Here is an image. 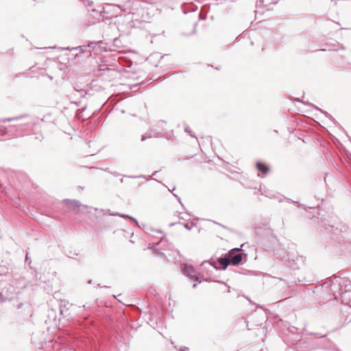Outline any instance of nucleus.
Instances as JSON below:
<instances>
[{"label": "nucleus", "mask_w": 351, "mask_h": 351, "mask_svg": "<svg viewBox=\"0 0 351 351\" xmlns=\"http://www.w3.org/2000/svg\"><path fill=\"white\" fill-rule=\"evenodd\" d=\"M104 66H105V65H104V66H99V70H104Z\"/></svg>", "instance_id": "nucleus-21"}, {"label": "nucleus", "mask_w": 351, "mask_h": 351, "mask_svg": "<svg viewBox=\"0 0 351 351\" xmlns=\"http://www.w3.org/2000/svg\"><path fill=\"white\" fill-rule=\"evenodd\" d=\"M162 136H163V135H162V130L154 129L152 126L145 134L141 136V141H144L147 138H159Z\"/></svg>", "instance_id": "nucleus-5"}, {"label": "nucleus", "mask_w": 351, "mask_h": 351, "mask_svg": "<svg viewBox=\"0 0 351 351\" xmlns=\"http://www.w3.org/2000/svg\"><path fill=\"white\" fill-rule=\"evenodd\" d=\"M189 350V348L187 347H182L180 348V351H188Z\"/></svg>", "instance_id": "nucleus-19"}, {"label": "nucleus", "mask_w": 351, "mask_h": 351, "mask_svg": "<svg viewBox=\"0 0 351 351\" xmlns=\"http://www.w3.org/2000/svg\"><path fill=\"white\" fill-rule=\"evenodd\" d=\"M49 48L50 49H55V48H56V47H55V46L54 47H50Z\"/></svg>", "instance_id": "nucleus-27"}, {"label": "nucleus", "mask_w": 351, "mask_h": 351, "mask_svg": "<svg viewBox=\"0 0 351 351\" xmlns=\"http://www.w3.org/2000/svg\"><path fill=\"white\" fill-rule=\"evenodd\" d=\"M278 241L276 238L273 234H271L267 239H265L263 241V245L265 250L268 252H274V255H277L278 252H276L275 247L278 245Z\"/></svg>", "instance_id": "nucleus-3"}, {"label": "nucleus", "mask_w": 351, "mask_h": 351, "mask_svg": "<svg viewBox=\"0 0 351 351\" xmlns=\"http://www.w3.org/2000/svg\"><path fill=\"white\" fill-rule=\"evenodd\" d=\"M63 49L64 50H71V49H70L69 47H66V48H63ZM72 49H78L80 51V52L81 53H84L85 51V50L86 49V46H79L77 47H75V48H72Z\"/></svg>", "instance_id": "nucleus-14"}, {"label": "nucleus", "mask_w": 351, "mask_h": 351, "mask_svg": "<svg viewBox=\"0 0 351 351\" xmlns=\"http://www.w3.org/2000/svg\"><path fill=\"white\" fill-rule=\"evenodd\" d=\"M6 134H9L10 136H12V132H10V131L9 130V126L8 128H6L3 125H0V134L4 135Z\"/></svg>", "instance_id": "nucleus-12"}, {"label": "nucleus", "mask_w": 351, "mask_h": 351, "mask_svg": "<svg viewBox=\"0 0 351 351\" xmlns=\"http://www.w3.org/2000/svg\"><path fill=\"white\" fill-rule=\"evenodd\" d=\"M287 255V252L284 249L280 250L279 252V258L282 260H283Z\"/></svg>", "instance_id": "nucleus-15"}, {"label": "nucleus", "mask_w": 351, "mask_h": 351, "mask_svg": "<svg viewBox=\"0 0 351 351\" xmlns=\"http://www.w3.org/2000/svg\"><path fill=\"white\" fill-rule=\"evenodd\" d=\"M256 168L257 169L261 171L263 175L261 176V178H264L265 175L269 171V168L267 167L265 164L258 162L256 163Z\"/></svg>", "instance_id": "nucleus-8"}, {"label": "nucleus", "mask_w": 351, "mask_h": 351, "mask_svg": "<svg viewBox=\"0 0 351 351\" xmlns=\"http://www.w3.org/2000/svg\"><path fill=\"white\" fill-rule=\"evenodd\" d=\"M48 317H49V322L54 320V311L53 310L49 311Z\"/></svg>", "instance_id": "nucleus-17"}, {"label": "nucleus", "mask_w": 351, "mask_h": 351, "mask_svg": "<svg viewBox=\"0 0 351 351\" xmlns=\"http://www.w3.org/2000/svg\"><path fill=\"white\" fill-rule=\"evenodd\" d=\"M112 174H113L114 176H116L119 175V173H117V172L112 173Z\"/></svg>", "instance_id": "nucleus-23"}, {"label": "nucleus", "mask_w": 351, "mask_h": 351, "mask_svg": "<svg viewBox=\"0 0 351 351\" xmlns=\"http://www.w3.org/2000/svg\"><path fill=\"white\" fill-rule=\"evenodd\" d=\"M184 226L187 230H191L195 226V223L193 222L186 223Z\"/></svg>", "instance_id": "nucleus-16"}, {"label": "nucleus", "mask_w": 351, "mask_h": 351, "mask_svg": "<svg viewBox=\"0 0 351 351\" xmlns=\"http://www.w3.org/2000/svg\"><path fill=\"white\" fill-rule=\"evenodd\" d=\"M82 307L84 308V310H86V306H85V305H84Z\"/></svg>", "instance_id": "nucleus-29"}, {"label": "nucleus", "mask_w": 351, "mask_h": 351, "mask_svg": "<svg viewBox=\"0 0 351 351\" xmlns=\"http://www.w3.org/2000/svg\"><path fill=\"white\" fill-rule=\"evenodd\" d=\"M5 121H12L13 124L9 125L12 137L23 136L32 129L33 121L27 114L8 118Z\"/></svg>", "instance_id": "nucleus-2"}, {"label": "nucleus", "mask_w": 351, "mask_h": 351, "mask_svg": "<svg viewBox=\"0 0 351 351\" xmlns=\"http://www.w3.org/2000/svg\"><path fill=\"white\" fill-rule=\"evenodd\" d=\"M112 215H115V216H120L123 218H127V219H130L132 220H133L136 224H137V221L136 219L128 215H124V214H119V213H114V214H112Z\"/></svg>", "instance_id": "nucleus-13"}, {"label": "nucleus", "mask_w": 351, "mask_h": 351, "mask_svg": "<svg viewBox=\"0 0 351 351\" xmlns=\"http://www.w3.org/2000/svg\"><path fill=\"white\" fill-rule=\"evenodd\" d=\"M178 197V199L179 202H180V197Z\"/></svg>", "instance_id": "nucleus-31"}, {"label": "nucleus", "mask_w": 351, "mask_h": 351, "mask_svg": "<svg viewBox=\"0 0 351 351\" xmlns=\"http://www.w3.org/2000/svg\"><path fill=\"white\" fill-rule=\"evenodd\" d=\"M166 125V121L163 120H159L156 121V123L153 125L152 126L154 128V129H157L158 130H162V134L165 131V127Z\"/></svg>", "instance_id": "nucleus-10"}, {"label": "nucleus", "mask_w": 351, "mask_h": 351, "mask_svg": "<svg viewBox=\"0 0 351 351\" xmlns=\"http://www.w3.org/2000/svg\"><path fill=\"white\" fill-rule=\"evenodd\" d=\"M231 265H239L242 261V254L239 252V248H234L227 254Z\"/></svg>", "instance_id": "nucleus-4"}, {"label": "nucleus", "mask_w": 351, "mask_h": 351, "mask_svg": "<svg viewBox=\"0 0 351 351\" xmlns=\"http://www.w3.org/2000/svg\"><path fill=\"white\" fill-rule=\"evenodd\" d=\"M104 66H105V65H104V66H99V70H104Z\"/></svg>", "instance_id": "nucleus-22"}, {"label": "nucleus", "mask_w": 351, "mask_h": 351, "mask_svg": "<svg viewBox=\"0 0 351 351\" xmlns=\"http://www.w3.org/2000/svg\"><path fill=\"white\" fill-rule=\"evenodd\" d=\"M219 263L221 265L223 269H226L229 265H231L227 254L224 257L219 258Z\"/></svg>", "instance_id": "nucleus-9"}, {"label": "nucleus", "mask_w": 351, "mask_h": 351, "mask_svg": "<svg viewBox=\"0 0 351 351\" xmlns=\"http://www.w3.org/2000/svg\"><path fill=\"white\" fill-rule=\"evenodd\" d=\"M22 305V304H20L18 305V308H19L21 307V306Z\"/></svg>", "instance_id": "nucleus-28"}, {"label": "nucleus", "mask_w": 351, "mask_h": 351, "mask_svg": "<svg viewBox=\"0 0 351 351\" xmlns=\"http://www.w3.org/2000/svg\"><path fill=\"white\" fill-rule=\"evenodd\" d=\"M278 1V0H256V6L258 9L267 8V10H269L271 9L269 6L276 4Z\"/></svg>", "instance_id": "nucleus-7"}, {"label": "nucleus", "mask_w": 351, "mask_h": 351, "mask_svg": "<svg viewBox=\"0 0 351 351\" xmlns=\"http://www.w3.org/2000/svg\"><path fill=\"white\" fill-rule=\"evenodd\" d=\"M196 287H197V284H194V285H193V288H195Z\"/></svg>", "instance_id": "nucleus-25"}, {"label": "nucleus", "mask_w": 351, "mask_h": 351, "mask_svg": "<svg viewBox=\"0 0 351 351\" xmlns=\"http://www.w3.org/2000/svg\"><path fill=\"white\" fill-rule=\"evenodd\" d=\"M157 173L158 171H155L153 175L155 176Z\"/></svg>", "instance_id": "nucleus-30"}, {"label": "nucleus", "mask_w": 351, "mask_h": 351, "mask_svg": "<svg viewBox=\"0 0 351 351\" xmlns=\"http://www.w3.org/2000/svg\"><path fill=\"white\" fill-rule=\"evenodd\" d=\"M293 203H294L295 205H298V202H293Z\"/></svg>", "instance_id": "nucleus-26"}, {"label": "nucleus", "mask_w": 351, "mask_h": 351, "mask_svg": "<svg viewBox=\"0 0 351 351\" xmlns=\"http://www.w3.org/2000/svg\"><path fill=\"white\" fill-rule=\"evenodd\" d=\"M65 203L70 209H74L80 206V202L77 200L66 199L65 200Z\"/></svg>", "instance_id": "nucleus-11"}, {"label": "nucleus", "mask_w": 351, "mask_h": 351, "mask_svg": "<svg viewBox=\"0 0 351 351\" xmlns=\"http://www.w3.org/2000/svg\"><path fill=\"white\" fill-rule=\"evenodd\" d=\"M182 273L184 276L189 277L192 280H198V277L196 276L195 268L189 265H185L182 268Z\"/></svg>", "instance_id": "nucleus-6"}, {"label": "nucleus", "mask_w": 351, "mask_h": 351, "mask_svg": "<svg viewBox=\"0 0 351 351\" xmlns=\"http://www.w3.org/2000/svg\"><path fill=\"white\" fill-rule=\"evenodd\" d=\"M184 131L187 133H189L192 137H195L191 132L189 126H186L184 128Z\"/></svg>", "instance_id": "nucleus-18"}, {"label": "nucleus", "mask_w": 351, "mask_h": 351, "mask_svg": "<svg viewBox=\"0 0 351 351\" xmlns=\"http://www.w3.org/2000/svg\"><path fill=\"white\" fill-rule=\"evenodd\" d=\"M324 285H327L333 300L341 301L351 307V282L348 278L335 276Z\"/></svg>", "instance_id": "nucleus-1"}, {"label": "nucleus", "mask_w": 351, "mask_h": 351, "mask_svg": "<svg viewBox=\"0 0 351 351\" xmlns=\"http://www.w3.org/2000/svg\"><path fill=\"white\" fill-rule=\"evenodd\" d=\"M317 110H320V112H322V113H324V114H326V112L323 111L322 110H321V109H319V108H317Z\"/></svg>", "instance_id": "nucleus-20"}, {"label": "nucleus", "mask_w": 351, "mask_h": 351, "mask_svg": "<svg viewBox=\"0 0 351 351\" xmlns=\"http://www.w3.org/2000/svg\"><path fill=\"white\" fill-rule=\"evenodd\" d=\"M128 178H138V176H128Z\"/></svg>", "instance_id": "nucleus-24"}]
</instances>
